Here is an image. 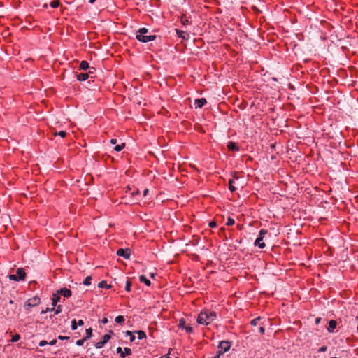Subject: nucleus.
<instances>
[{
	"instance_id": "b1692460",
	"label": "nucleus",
	"mask_w": 358,
	"mask_h": 358,
	"mask_svg": "<svg viewBox=\"0 0 358 358\" xmlns=\"http://www.w3.org/2000/svg\"><path fill=\"white\" fill-rule=\"evenodd\" d=\"M91 280H92L91 276L86 277L83 281V285L85 286L90 285L91 284Z\"/></svg>"
},
{
	"instance_id": "f704fd0d",
	"label": "nucleus",
	"mask_w": 358,
	"mask_h": 358,
	"mask_svg": "<svg viewBox=\"0 0 358 358\" xmlns=\"http://www.w3.org/2000/svg\"><path fill=\"white\" fill-rule=\"evenodd\" d=\"M86 340L85 339V338H82V339H80V340H78L76 341V345H78V346H81L83 345L84 342Z\"/></svg>"
},
{
	"instance_id": "412c9836",
	"label": "nucleus",
	"mask_w": 358,
	"mask_h": 358,
	"mask_svg": "<svg viewBox=\"0 0 358 358\" xmlns=\"http://www.w3.org/2000/svg\"><path fill=\"white\" fill-rule=\"evenodd\" d=\"M180 22L183 25H187L189 24V21L188 20L185 15H182L181 17Z\"/></svg>"
},
{
	"instance_id": "a211bd4d",
	"label": "nucleus",
	"mask_w": 358,
	"mask_h": 358,
	"mask_svg": "<svg viewBox=\"0 0 358 358\" xmlns=\"http://www.w3.org/2000/svg\"><path fill=\"white\" fill-rule=\"evenodd\" d=\"M139 280L141 282H143L145 283L146 285L148 286H150L151 282H150V280L147 279L145 275H141L139 277Z\"/></svg>"
},
{
	"instance_id": "a878e982",
	"label": "nucleus",
	"mask_w": 358,
	"mask_h": 358,
	"mask_svg": "<svg viewBox=\"0 0 358 358\" xmlns=\"http://www.w3.org/2000/svg\"><path fill=\"white\" fill-rule=\"evenodd\" d=\"M131 281L127 280V282H126V285H125V290L127 292H130L131 291Z\"/></svg>"
},
{
	"instance_id": "5701e85b",
	"label": "nucleus",
	"mask_w": 358,
	"mask_h": 358,
	"mask_svg": "<svg viewBox=\"0 0 358 358\" xmlns=\"http://www.w3.org/2000/svg\"><path fill=\"white\" fill-rule=\"evenodd\" d=\"M115 321L116 323L121 324V323L124 322V317L122 315H118L117 317H115Z\"/></svg>"
},
{
	"instance_id": "2f4dec72",
	"label": "nucleus",
	"mask_w": 358,
	"mask_h": 358,
	"mask_svg": "<svg viewBox=\"0 0 358 358\" xmlns=\"http://www.w3.org/2000/svg\"><path fill=\"white\" fill-rule=\"evenodd\" d=\"M59 136L62 138H64L66 136V132L65 131H60L59 132H55V136Z\"/></svg>"
},
{
	"instance_id": "4468645a",
	"label": "nucleus",
	"mask_w": 358,
	"mask_h": 358,
	"mask_svg": "<svg viewBox=\"0 0 358 358\" xmlns=\"http://www.w3.org/2000/svg\"><path fill=\"white\" fill-rule=\"evenodd\" d=\"M227 148H228L229 150H230V151H237V150H238V148L236 145V143H234V142H232V141H230V142L228 143Z\"/></svg>"
},
{
	"instance_id": "72a5a7b5",
	"label": "nucleus",
	"mask_w": 358,
	"mask_h": 358,
	"mask_svg": "<svg viewBox=\"0 0 358 358\" xmlns=\"http://www.w3.org/2000/svg\"><path fill=\"white\" fill-rule=\"evenodd\" d=\"M77 322H76V320L74 319L71 321V329L72 330H76L77 329Z\"/></svg>"
},
{
	"instance_id": "423d86ee",
	"label": "nucleus",
	"mask_w": 358,
	"mask_h": 358,
	"mask_svg": "<svg viewBox=\"0 0 358 358\" xmlns=\"http://www.w3.org/2000/svg\"><path fill=\"white\" fill-rule=\"evenodd\" d=\"M231 346V343L228 341H222L218 345L219 354L222 355L227 352Z\"/></svg>"
},
{
	"instance_id": "cd10ccee",
	"label": "nucleus",
	"mask_w": 358,
	"mask_h": 358,
	"mask_svg": "<svg viewBox=\"0 0 358 358\" xmlns=\"http://www.w3.org/2000/svg\"><path fill=\"white\" fill-rule=\"evenodd\" d=\"M235 223V221L233 218L229 217L228 219H227V222L226 223V225L227 226H232L234 225Z\"/></svg>"
},
{
	"instance_id": "ea45409f",
	"label": "nucleus",
	"mask_w": 358,
	"mask_h": 358,
	"mask_svg": "<svg viewBox=\"0 0 358 358\" xmlns=\"http://www.w3.org/2000/svg\"><path fill=\"white\" fill-rule=\"evenodd\" d=\"M62 312V306L59 305L55 309V314H59Z\"/></svg>"
},
{
	"instance_id": "2eb2a0df",
	"label": "nucleus",
	"mask_w": 358,
	"mask_h": 358,
	"mask_svg": "<svg viewBox=\"0 0 358 358\" xmlns=\"http://www.w3.org/2000/svg\"><path fill=\"white\" fill-rule=\"evenodd\" d=\"M79 68L80 70H86L90 68L89 63L87 61H82Z\"/></svg>"
},
{
	"instance_id": "603ef678",
	"label": "nucleus",
	"mask_w": 358,
	"mask_h": 358,
	"mask_svg": "<svg viewBox=\"0 0 358 358\" xmlns=\"http://www.w3.org/2000/svg\"><path fill=\"white\" fill-rule=\"evenodd\" d=\"M237 174H238V173H237L236 172H234V173H233V177H234V179H238V177Z\"/></svg>"
},
{
	"instance_id": "aec40b11",
	"label": "nucleus",
	"mask_w": 358,
	"mask_h": 358,
	"mask_svg": "<svg viewBox=\"0 0 358 358\" xmlns=\"http://www.w3.org/2000/svg\"><path fill=\"white\" fill-rule=\"evenodd\" d=\"M85 331H86V336L84 338L87 341V339H89L90 338L92 337V328H89V329H87Z\"/></svg>"
},
{
	"instance_id": "20e7f679",
	"label": "nucleus",
	"mask_w": 358,
	"mask_h": 358,
	"mask_svg": "<svg viewBox=\"0 0 358 358\" xmlns=\"http://www.w3.org/2000/svg\"><path fill=\"white\" fill-rule=\"evenodd\" d=\"M268 233L267 230L266 229H261L259 232V236L255 240L254 244L255 246H258L259 248L263 249L265 248L266 245L265 243L263 242V239L264 236Z\"/></svg>"
},
{
	"instance_id": "f03ea898",
	"label": "nucleus",
	"mask_w": 358,
	"mask_h": 358,
	"mask_svg": "<svg viewBox=\"0 0 358 358\" xmlns=\"http://www.w3.org/2000/svg\"><path fill=\"white\" fill-rule=\"evenodd\" d=\"M148 29L145 27L141 28L136 34V39L143 43H148L154 41L156 38V35H147Z\"/></svg>"
},
{
	"instance_id": "dca6fc26",
	"label": "nucleus",
	"mask_w": 358,
	"mask_h": 358,
	"mask_svg": "<svg viewBox=\"0 0 358 358\" xmlns=\"http://www.w3.org/2000/svg\"><path fill=\"white\" fill-rule=\"evenodd\" d=\"M59 299H60L59 294H58V292L57 294H54L53 297H52V306H55L57 305V302L59 301Z\"/></svg>"
},
{
	"instance_id": "a18cd8bd",
	"label": "nucleus",
	"mask_w": 358,
	"mask_h": 358,
	"mask_svg": "<svg viewBox=\"0 0 358 358\" xmlns=\"http://www.w3.org/2000/svg\"><path fill=\"white\" fill-rule=\"evenodd\" d=\"M209 226H210V227H215L216 226V222H210L209 223Z\"/></svg>"
},
{
	"instance_id": "1a4fd4ad",
	"label": "nucleus",
	"mask_w": 358,
	"mask_h": 358,
	"mask_svg": "<svg viewBox=\"0 0 358 358\" xmlns=\"http://www.w3.org/2000/svg\"><path fill=\"white\" fill-rule=\"evenodd\" d=\"M177 36L183 40H188L189 38V34L184 31L176 29Z\"/></svg>"
},
{
	"instance_id": "680f3d73",
	"label": "nucleus",
	"mask_w": 358,
	"mask_h": 358,
	"mask_svg": "<svg viewBox=\"0 0 358 358\" xmlns=\"http://www.w3.org/2000/svg\"><path fill=\"white\" fill-rule=\"evenodd\" d=\"M224 231H225V229H224V228H221V229H220V232H222V231H223V232H224Z\"/></svg>"
},
{
	"instance_id": "c756f323",
	"label": "nucleus",
	"mask_w": 358,
	"mask_h": 358,
	"mask_svg": "<svg viewBox=\"0 0 358 358\" xmlns=\"http://www.w3.org/2000/svg\"><path fill=\"white\" fill-rule=\"evenodd\" d=\"M261 320L260 317H256L251 320L250 324L252 326H256L258 324V322Z\"/></svg>"
},
{
	"instance_id": "bf43d9fd",
	"label": "nucleus",
	"mask_w": 358,
	"mask_h": 358,
	"mask_svg": "<svg viewBox=\"0 0 358 358\" xmlns=\"http://www.w3.org/2000/svg\"><path fill=\"white\" fill-rule=\"evenodd\" d=\"M96 0H90V3L91 4L94 3L95 2Z\"/></svg>"
},
{
	"instance_id": "09e8293b",
	"label": "nucleus",
	"mask_w": 358,
	"mask_h": 358,
	"mask_svg": "<svg viewBox=\"0 0 358 358\" xmlns=\"http://www.w3.org/2000/svg\"><path fill=\"white\" fill-rule=\"evenodd\" d=\"M135 338H136V337H135V336H134V335L131 334V335L130 336V341H131V342L134 341Z\"/></svg>"
},
{
	"instance_id": "7c9ffc66",
	"label": "nucleus",
	"mask_w": 358,
	"mask_h": 358,
	"mask_svg": "<svg viewBox=\"0 0 358 358\" xmlns=\"http://www.w3.org/2000/svg\"><path fill=\"white\" fill-rule=\"evenodd\" d=\"M116 351H117V353L120 354V356L122 357V358H124V351L122 350V348L121 347H118L117 349H116Z\"/></svg>"
},
{
	"instance_id": "8fccbe9b",
	"label": "nucleus",
	"mask_w": 358,
	"mask_h": 358,
	"mask_svg": "<svg viewBox=\"0 0 358 358\" xmlns=\"http://www.w3.org/2000/svg\"><path fill=\"white\" fill-rule=\"evenodd\" d=\"M320 321H321V318L320 317H317L315 319V324H318L320 322Z\"/></svg>"
},
{
	"instance_id": "6ab92c4d",
	"label": "nucleus",
	"mask_w": 358,
	"mask_h": 358,
	"mask_svg": "<svg viewBox=\"0 0 358 358\" xmlns=\"http://www.w3.org/2000/svg\"><path fill=\"white\" fill-rule=\"evenodd\" d=\"M134 333H136L138 334V339H140V340L146 338V334L143 331H141V330L136 331H134Z\"/></svg>"
},
{
	"instance_id": "e2e57ef3",
	"label": "nucleus",
	"mask_w": 358,
	"mask_h": 358,
	"mask_svg": "<svg viewBox=\"0 0 358 358\" xmlns=\"http://www.w3.org/2000/svg\"><path fill=\"white\" fill-rule=\"evenodd\" d=\"M47 6H48L47 4H44V6H43L44 8H47Z\"/></svg>"
},
{
	"instance_id": "864d4df0",
	"label": "nucleus",
	"mask_w": 358,
	"mask_h": 358,
	"mask_svg": "<svg viewBox=\"0 0 358 358\" xmlns=\"http://www.w3.org/2000/svg\"><path fill=\"white\" fill-rule=\"evenodd\" d=\"M148 192H149V190L148 189H145L143 191V196H145L148 194Z\"/></svg>"
},
{
	"instance_id": "37998d69",
	"label": "nucleus",
	"mask_w": 358,
	"mask_h": 358,
	"mask_svg": "<svg viewBox=\"0 0 358 358\" xmlns=\"http://www.w3.org/2000/svg\"><path fill=\"white\" fill-rule=\"evenodd\" d=\"M259 333H260V334H264V332H265V329H264V327H259Z\"/></svg>"
},
{
	"instance_id": "ddd939ff",
	"label": "nucleus",
	"mask_w": 358,
	"mask_h": 358,
	"mask_svg": "<svg viewBox=\"0 0 358 358\" xmlns=\"http://www.w3.org/2000/svg\"><path fill=\"white\" fill-rule=\"evenodd\" d=\"M337 322L336 320H330L329 322V326L327 327V330L329 332H333L334 329L336 327Z\"/></svg>"
},
{
	"instance_id": "79ce46f5",
	"label": "nucleus",
	"mask_w": 358,
	"mask_h": 358,
	"mask_svg": "<svg viewBox=\"0 0 358 358\" xmlns=\"http://www.w3.org/2000/svg\"><path fill=\"white\" fill-rule=\"evenodd\" d=\"M58 338L60 340H67L69 339V336H59Z\"/></svg>"
},
{
	"instance_id": "58836bf2",
	"label": "nucleus",
	"mask_w": 358,
	"mask_h": 358,
	"mask_svg": "<svg viewBox=\"0 0 358 358\" xmlns=\"http://www.w3.org/2000/svg\"><path fill=\"white\" fill-rule=\"evenodd\" d=\"M47 344H48V343L46 341L43 340V341H41L39 342L38 345H39V346L43 347V346H45V345H47Z\"/></svg>"
},
{
	"instance_id": "393cba45",
	"label": "nucleus",
	"mask_w": 358,
	"mask_h": 358,
	"mask_svg": "<svg viewBox=\"0 0 358 358\" xmlns=\"http://www.w3.org/2000/svg\"><path fill=\"white\" fill-rule=\"evenodd\" d=\"M125 146V144L124 143H122L121 145H117L114 149L115 151L117 152H120L121 151Z\"/></svg>"
},
{
	"instance_id": "f8f14e48",
	"label": "nucleus",
	"mask_w": 358,
	"mask_h": 358,
	"mask_svg": "<svg viewBox=\"0 0 358 358\" xmlns=\"http://www.w3.org/2000/svg\"><path fill=\"white\" fill-rule=\"evenodd\" d=\"M76 78L80 81H85L89 78V73H80L78 74H76Z\"/></svg>"
},
{
	"instance_id": "de8ad7c7",
	"label": "nucleus",
	"mask_w": 358,
	"mask_h": 358,
	"mask_svg": "<svg viewBox=\"0 0 358 358\" xmlns=\"http://www.w3.org/2000/svg\"><path fill=\"white\" fill-rule=\"evenodd\" d=\"M77 324H78V325H79V326H83V325L84 324V322H83V320H78V323H77Z\"/></svg>"
},
{
	"instance_id": "9b49d317",
	"label": "nucleus",
	"mask_w": 358,
	"mask_h": 358,
	"mask_svg": "<svg viewBox=\"0 0 358 358\" xmlns=\"http://www.w3.org/2000/svg\"><path fill=\"white\" fill-rule=\"evenodd\" d=\"M206 99L204 98L202 99H197L194 101V104L196 106V108H201L203 105L206 103Z\"/></svg>"
},
{
	"instance_id": "f3484780",
	"label": "nucleus",
	"mask_w": 358,
	"mask_h": 358,
	"mask_svg": "<svg viewBox=\"0 0 358 358\" xmlns=\"http://www.w3.org/2000/svg\"><path fill=\"white\" fill-rule=\"evenodd\" d=\"M98 287L99 288H106V289H110L111 287V285H108L106 281L105 280H103V281H101L99 284H98Z\"/></svg>"
},
{
	"instance_id": "69168bd1",
	"label": "nucleus",
	"mask_w": 358,
	"mask_h": 358,
	"mask_svg": "<svg viewBox=\"0 0 358 358\" xmlns=\"http://www.w3.org/2000/svg\"><path fill=\"white\" fill-rule=\"evenodd\" d=\"M357 330H358V325H357Z\"/></svg>"
},
{
	"instance_id": "7ed1b4c3",
	"label": "nucleus",
	"mask_w": 358,
	"mask_h": 358,
	"mask_svg": "<svg viewBox=\"0 0 358 358\" xmlns=\"http://www.w3.org/2000/svg\"><path fill=\"white\" fill-rule=\"evenodd\" d=\"M8 278L10 280L24 281L26 278V273L23 268H19L17 269L15 274L9 275Z\"/></svg>"
},
{
	"instance_id": "9d476101",
	"label": "nucleus",
	"mask_w": 358,
	"mask_h": 358,
	"mask_svg": "<svg viewBox=\"0 0 358 358\" xmlns=\"http://www.w3.org/2000/svg\"><path fill=\"white\" fill-rule=\"evenodd\" d=\"M57 292L66 298L70 297L71 296V291L66 288L61 289L60 290L57 291Z\"/></svg>"
},
{
	"instance_id": "c9c22d12",
	"label": "nucleus",
	"mask_w": 358,
	"mask_h": 358,
	"mask_svg": "<svg viewBox=\"0 0 358 358\" xmlns=\"http://www.w3.org/2000/svg\"><path fill=\"white\" fill-rule=\"evenodd\" d=\"M20 335H18V334H15V335L13 337V338H12L11 341H12V342H16V341H19V340H20Z\"/></svg>"
},
{
	"instance_id": "a19ab883",
	"label": "nucleus",
	"mask_w": 358,
	"mask_h": 358,
	"mask_svg": "<svg viewBox=\"0 0 358 358\" xmlns=\"http://www.w3.org/2000/svg\"><path fill=\"white\" fill-rule=\"evenodd\" d=\"M327 350V346L323 345V346H322V347L319 349V350H318V351H319V352H325Z\"/></svg>"
},
{
	"instance_id": "c85d7f7f",
	"label": "nucleus",
	"mask_w": 358,
	"mask_h": 358,
	"mask_svg": "<svg viewBox=\"0 0 358 358\" xmlns=\"http://www.w3.org/2000/svg\"><path fill=\"white\" fill-rule=\"evenodd\" d=\"M178 327L180 328H182V329H185L186 325H185V320L184 319H180L179 320V324H178Z\"/></svg>"
},
{
	"instance_id": "6e6d98bb",
	"label": "nucleus",
	"mask_w": 358,
	"mask_h": 358,
	"mask_svg": "<svg viewBox=\"0 0 358 358\" xmlns=\"http://www.w3.org/2000/svg\"><path fill=\"white\" fill-rule=\"evenodd\" d=\"M89 69H90V71H89L88 73H89V76H90V74L94 73V71H92V69L94 70V68H89Z\"/></svg>"
},
{
	"instance_id": "0eeeda50",
	"label": "nucleus",
	"mask_w": 358,
	"mask_h": 358,
	"mask_svg": "<svg viewBox=\"0 0 358 358\" xmlns=\"http://www.w3.org/2000/svg\"><path fill=\"white\" fill-rule=\"evenodd\" d=\"M116 255L117 256L123 257L126 259H129L131 256V250L129 248H120L119 250H117Z\"/></svg>"
},
{
	"instance_id": "4c0bfd02",
	"label": "nucleus",
	"mask_w": 358,
	"mask_h": 358,
	"mask_svg": "<svg viewBox=\"0 0 358 358\" xmlns=\"http://www.w3.org/2000/svg\"><path fill=\"white\" fill-rule=\"evenodd\" d=\"M185 329L187 333H192L193 331V329L190 326H186Z\"/></svg>"
},
{
	"instance_id": "4be33fe9",
	"label": "nucleus",
	"mask_w": 358,
	"mask_h": 358,
	"mask_svg": "<svg viewBox=\"0 0 358 358\" xmlns=\"http://www.w3.org/2000/svg\"><path fill=\"white\" fill-rule=\"evenodd\" d=\"M233 183H234L233 179H230L229 181V189L231 192L236 191V188L234 186Z\"/></svg>"
},
{
	"instance_id": "49530a36",
	"label": "nucleus",
	"mask_w": 358,
	"mask_h": 358,
	"mask_svg": "<svg viewBox=\"0 0 358 358\" xmlns=\"http://www.w3.org/2000/svg\"><path fill=\"white\" fill-rule=\"evenodd\" d=\"M108 322V319L106 317H104L101 320V323L103 324H106Z\"/></svg>"
},
{
	"instance_id": "3c124183",
	"label": "nucleus",
	"mask_w": 358,
	"mask_h": 358,
	"mask_svg": "<svg viewBox=\"0 0 358 358\" xmlns=\"http://www.w3.org/2000/svg\"><path fill=\"white\" fill-rule=\"evenodd\" d=\"M116 143H117V140H116V139H115V138H112V139L110 140V143H111V144H113V145H114V144H115Z\"/></svg>"
},
{
	"instance_id": "39448f33",
	"label": "nucleus",
	"mask_w": 358,
	"mask_h": 358,
	"mask_svg": "<svg viewBox=\"0 0 358 358\" xmlns=\"http://www.w3.org/2000/svg\"><path fill=\"white\" fill-rule=\"evenodd\" d=\"M41 303V299L38 296H34L29 299L24 304V308L25 310H28L31 307H34L39 305Z\"/></svg>"
},
{
	"instance_id": "473e14b6",
	"label": "nucleus",
	"mask_w": 358,
	"mask_h": 358,
	"mask_svg": "<svg viewBox=\"0 0 358 358\" xmlns=\"http://www.w3.org/2000/svg\"><path fill=\"white\" fill-rule=\"evenodd\" d=\"M124 357H125L126 355H131V353H132V351L129 348H124Z\"/></svg>"
},
{
	"instance_id": "5fc2aeb1",
	"label": "nucleus",
	"mask_w": 358,
	"mask_h": 358,
	"mask_svg": "<svg viewBox=\"0 0 358 358\" xmlns=\"http://www.w3.org/2000/svg\"><path fill=\"white\" fill-rule=\"evenodd\" d=\"M221 355L219 354V350L217 352V355L214 356L213 358H220Z\"/></svg>"
},
{
	"instance_id": "052dcab7",
	"label": "nucleus",
	"mask_w": 358,
	"mask_h": 358,
	"mask_svg": "<svg viewBox=\"0 0 358 358\" xmlns=\"http://www.w3.org/2000/svg\"><path fill=\"white\" fill-rule=\"evenodd\" d=\"M136 194H138V190H137L136 192H134L132 193V194H133V195Z\"/></svg>"
},
{
	"instance_id": "f257e3e1",
	"label": "nucleus",
	"mask_w": 358,
	"mask_h": 358,
	"mask_svg": "<svg viewBox=\"0 0 358 358\" xmlns=\"http://www.w3.org/2000/svg\"><path fill=\"white\" fill-rule=\"evenodd\" d=\"M216 317V312L204 310L199 314L196 321L199 324L208 325L214 321Z\"/></svg>"
},
{
	"instance_id": "4d7b16f0",
	"label": "nucleus",
	"mask_w": 358,
	"mask_h": 358,
	"mask_svg": "<svg viewBox=\"0 0 358 358\" xmlns=\"http://www.w3.org/2000/svg\"><path fill=\"white\" fill-rule=\"evenodd\" d=\"M131 334H133L131 331H126V335L131 336Z\"/></svg>"
},
{
	"instance_id": "bb28decb",
	"label": "nucleus",
	"mask_w": 358,
	"mask_h": 358,
	"mask_svg": "<svg viewBox=\"0 0 358 358\" xmlns=\"http://www.w3.org/2000/svg\"><path fill=\"white\" fill-rule=\"evenodd\" d=\"M50 6H51L52 8H57V7H58V6H59V0H54V1H52L50 3Z\"/></svg>"
},
{
	"instance_id": "13d9d810",
	"label": "nucleus",
	"mask_w": 358,
	"mask_h": 358,
	"mask_svg": "<svg viewBox=\"0 0 358 358\" xmlns=\"http://www.w3.org/2000/svg\"><path fill=\"white\" fill-rule=\"evenodd\" d=\"M150 275L152 278H155V273H150Z\"/></svg>"
},
{
	"instance_id": "c03bdc74",
	"label": "nucleus",
	"mask_w": 358,
	"mask_h": 358,
	"mask_svg": "<svg viewBox=\"0 0 358 358\" xmlns=\"http://www.w3.org/2000/svg\"><path fill=\"white\" fill-rule=\"evenodd\" d=\"M57 343V340L56 339H54L52 341H51L50 343H48L49 345H54Z\"/></svg>"
},
{
	"instance_id": "6e6552de",
	"label": "nucleus",
	"mask_w": 358,
	"mask_h": 358,
	"mask_svg": "<svg viewBox=\"0 0 358 358\" xmlns=\"http://www.w3.org/2000/svg\"><path fill=\"white\" fill-rule=\"evenodd\" d=\"M110 336L109 334H105L103 336L102 341H99V342H97L95 344V347L96 348H101L110 340Z\"/></svg>"
},
{
	"instance_id": "e433bc0d",
	"label": "nucleus",
	"mask_w": 358,
	"mask_h": 358,
	"mask_svg": "<svg viewBox=\"0 0 358 358\" xmlns=\"http://www.w3.org/2000/svg\"><path fill=\"white\" fill-rule=\"evenodd\" d=\"M54 310H55L54 307L52 308H47L45 310H42L41 313V314H45V313H48V311H52Z\"/></svg>"
},
{
	"instance_id": "0e129e2a",
	"label": "nucleus",
	"mask_w": 358,
	"mask_h": 358,
	"mask_svg": "<svg viewBox=\"0 0 358 358\" xmlns=\"http://www.w3.org/2000/svg\"><path fill=\"white\" fill-rule=\"evenodd\" d=\"M356 319L358 320V317H357Z\"/></svg>"
}]
</instances>
